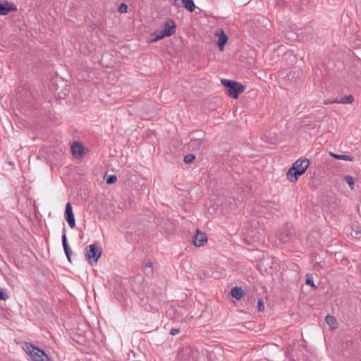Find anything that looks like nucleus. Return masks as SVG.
<instances>
[{"mask_svg":"<svg viewBox=\"0 0 361 361\" xmlns=\"http://www.w3.org/2000/svg\"><path fill=\"white\" fill-rule=\"evenodd\" d=\"M309 165L310 161L307 159L296 160L286 173L287 179L292 183L296 182L306 171Z\"/></svg>","mask_w":361,"mask_h":361,"instance_id":"1","label":"nucleus"},{"mask_svg":"<svg viewBox=\"0 0 361 361\" xmlns=\"http://www.w3.org/2000/svg\"><path fill=\"white\" fill-rule=\"evenodd\" d=\"M221 82L227 88V94L233 99H237L245 90L244 85L235 80L224 78L221 80Z\"/></svg>","mask_w":361,"mask_h":361,"instance_id":"2","label":"nucleus"},{"mask_svg":"<svg viewBox=\"0 0 361 361\" xmlns=\"http://www.w3.org/2000/svg\"><path fill=\"white\" fill-rule=\"evenodd\" d=\"M24 350L33 361H50L49 357L43 350L34 346L30 343L26 342L25 343Z\"/></svg>","mask_w":361,"mask_h":361,"instance_id":"3","label":"nucleus"},{"mask_svg":"<svg viewBox=\"0 0 361 361\" xmlns=\"http://www.w3.org/2000/svg\"><path fill=\"white\" fill-rule=\"evenodd\" d=\"M176 25L173 20H168L164 24L163 30L154 32V38L150 39L151 42H156L165 37H170L176 32Z\"/></svg>","mask_w":361,"mask_h":361,"instance_id":"4","label":"nucleus"},{"mask_svg":"<svg viewBox=\"0 0 361 361\" xmlns=\"http://www.w3.org/2000/svg\"><path fill=\"white\" fill-rule=\"evenodd\" d=\"M87 250L85 254L86 259L88 263L92 264V263L97 262L99 259L102 249L100 246H98L97 244H91L87 247Z\"/></svg>","mask_w":361,"mask_h":361,"instance_id":"5","label":"nucleus"},{"mask_svg":"<svg viewBox=\"0 0 361 361\" xmlns=\"http://www.w3.org/2000/svg\"><path fill=\"white\" fill-rule=\"evenodd\" d=\"M65 218L69 226L71 228H73L75 226V220L74 214L73 212V208L70 202H68L66 205Z\"/></svg>","mask_w":361,"mask_h":361,"instance_id":"6","label":"nucleus"},{"mask_svg":"<svg viewBox=\"0 0 361 361\" xmlns=\"http://www.w3.org/2000/svg\"><path fill=\"white\" fill-rule=\"evenodd\" d=\"M174 5L177 7H184L190 12H193L196 7L193 0H174Z\"/></svg>","mask_w":361,"mask_h":361,"instance_id":"7","label":"nucleus"},{"mask_svg":"<svg viewBox=\"0 0 361 361\" xmlns=\"http://www.w3.org/2000/svg\"><path fill=\"white\" fill-rule=\"evenodd\" d=\"M294 235L293 229L288 228L277 234V238L283 243H288Z\"/></svg>","mask_w":361,"mask_h":361,"instance_id":"8","label":"nucleus"},{"mask_svg":"<svg viewBox=\"0 0 361 361\" xmlns=\"http://www.w3.org/2000/svg\"><path fill=\"white\" fill-rule=\"evenodd\" d=\"M204 147V142L202 137H193L188 143V147L192 150H200Z\"/></svg>","mask_w":361,"mask_h":361,"instance_id":"9","label":"nucleus"},{"mask_svg":"<svg viewBox=\"0 0 361 361\" xmlns=\"http://www.w3.org/2000/svg\"><path fill=\"white\" fill-rule=\"evenodd\" d=\"M207 241V238L205 233L200 232L199 229H197L196 234L193 238L192 243L195 246L200 247Z\"/></svg>","mask_w":361,"mask_h":361,"instance_id":"10","label":"nucleus"},{"mask_svg":"<svg viewBox=\"0 0 361 361\" xmlns=\"http://www.w3.org/2000/svg\"><path fill=\"white\" fill-rule=\"evenodd\" d=\"M63 234L61 237V240H62V245H63V250H64V252L66 254V256L68 259V260L69 262H71V254H72V250L70 247V246L68 245V242H67V238H66V230H65V227L63 228Z\"/></svg>","mask_w":361,"mask_h":361,"instance_id":"11","label":"nucleus"},{"mask_svg":"<svg viewBox=\"0 0 361 361\" xmlns=\"http://www.w3.org/2000/svg\"><path fill=\"white\" fill-rule=\"evenodd\" d=\"M63 234L61 237V240H62V245H63V250H64V252L66 254V256L68 259V260L69 262H71V254H72V250L70 247V246L68 245V242H67V238H66V230H65V227L63 228Z\"/></svg>","mask_w":361,"mask_h":361,"instance_id":"12","label":"nucleus"},{"mask_svg":"<svg viewBox=\"0 0 361 361\" xmlns=\"http://www.w3.org/2000/svg\"><path fill=\"white\" fill-rule=\"evenodd\" d=\"M71 152L75 157H82L84 153L83 146L78 142H74L71 145Z\"/></svg>","mask_w":361,"mask_h":361,"instance_id":"13","label":"nucleus"},{"mask_svg":"<svg viewBox=\"0 0 361 361\" xmlns=\"http://www.w3.org/2000/svg\"><path fill=\"white\" fill-rule=\"evenodd\" d=\"M216 35L219 36L218 39V47L220 51H223L224 49V46L226 44L228 41V37L225 34L224 31L223 30H220L219 32L216 33Z\"/></svg>","mask_w":361,"mask_h":361,"instance_id":"14","label":"nucleus"},{"mask_svg":"<svg viewBox=\"0 0 361 361\" xmlns=\"http://www.w3.org/2000/svg\"><path fill=\"white\" fill-rule=\"evenodd\" d=\"M247 237L253 240L254 242H260L263 240V233L260 231L248 230L247 233Z\"/></svg>","mask_w":361,"mask_h":361,"instance_id":"15","label":"nucleus"},{"mask_svg":"<svg viewBox=\"0 0 361 361\" xmlns=\"http://www.w3.org/2000/svg\"><path fill=\"white\" fill-rule=\"evenodd\" d=\"M245 294L243 290L240 287L235 286L231 289V295L236 300H240Z\"/></svg>","mask_w":361,"mask_h":361,"instance_id":"16","label":"nucleus"},{"mask_svg":"<svg viewBox=\"0 0 361 361\" xmlns=\"http://www.w3.org/2000/svg\"><path fill=\"white\" fill-rule=\"evenodd\" d=\"M330 155L333 157H334L336 159L338 160H344V161H355V157L353 156H349L345 154H335L334 152H330Z\"/></svg>","mask_w":361,"mask_h":361,"instance_id":"17","label":"nucleus"},{"mask_svg":"<svg viewBox=\"0 0 361 361\" xmlns=\"http://www.w3.org/2000/svg\"><path fill=\"white\" fill-rule=\"evenodd\" d=\"M354 101V98L352 95L345 96L340 99H334L336 104H351Z\"/></svg>","mask_w":361,"mask_h":361,"instance_id":"18","label":"nucleus"},{"mask_svg":"<svg viewBox=\"0 0 361 361\" xmlns=\"http://www.w3.org/2000/svg\"><path fill=\"white\" fill-rule=\"evenodd\" d=\"M325 319L329 326L332 328H336V319L333 316L328 314L326 316Z\"/></svg>","mask_w":361,"mask_h":361,"instance_id":"19","label":"nucleus"},{"mask_svg":"<svg viewBox=\"0 0 361 361\" xmlns=\"http://www.w3.org/2000/svg\"><path fill=\"white\" fill-rule=\"evenodd\" d=\"M305 283L312 287L314 290L317 288V286L314 283L313 277L311 274H306Z\"/></svg>","mask_w":361,"mask_h":361,"instance_id":"20","label":"nucleus"},{"mask_svg":"<svg viewBox=\"0 0 361 361\" xmlns=\"http://www.w3.org/2000/svg\"><path fill=\"white\" fill-rule=\"evenodd\" d=\"M344 180L349 185L351 190L354 189V178L350 175H346L343 177Z\"/></svg>","mask_w":361,"mask_h":361,"instance_id":"21","label":"nucleus"},{"mask_svg":"<svg viewBox=\"0 0 361 361\" xmlns=\"http://www.w3.org/2000/svg\"><path fill=\"white\" fill-rule=\"evenodd\" d=\"M118 11L121 13H127L128 6L125 3H121L118 6Z\"/></svg>","mask_w":361,"mask_h":361,"instance_id":"22","label":"nucleus"},{"mask_svg":"<svg viewBox=\"0 0 361 361\" xmlns=\"http://www.w3.org/2000/svg\"><path fill=\"white\" fill-rule=\"evenodd\" d=\"M195 159V156L192 154H186L184 157L183 161L185 163H190Z\"/></svg>","mask_w":361,"mask_h":361,"instance_id":"23","label":"nucleus"},{"mask_svg":"<svg viewBox=\"0 0 361 361\" xmlns=\"http://www.w3.org/2000/svg\"><path fill=\"white\" fill-rule=\"evenodd\" d=\"M117 180V177L115 175L109 176L106 179L107 184H114L116 183Z\"/></svg>","mask_w":361,"mask_h":361,"instance_id":"24","label":"nucleus"},{"mask_svg":"<svg viewBox=\"0 0 361 361\" xmlns=\"http://www.w3.org/2000/svg\"><path fill=\"white\" fill-rule=\"evenodd\" d=\"M8 298V295L4 292V290L0 288V300H6Z\"/></svg>","mask_w":361,"mask_h":361,"instance_id":"25","label":"nucleus"},{"mask_svg":"<svg viewBox=\"0 0 361 361\" xmlns=\"http://www.w3.org/2000/svg\"><path fill=\"white\" fill-rule=\"evenodd\" d=\"M257 308L259 311H262L264 308L263 300L261 299L257 301Z\"/></svg>","mask_w":361,"mask_h":361,"instance_id":"26","label":"nucleus"},{"mask_svg":"<svg viewBox=\"0 0 361 361\" xmlns=\"http://www.w3.org/2000/svg\"><path fill=\"white\" fill-rule=\"evenodd\" d=\"M179 332H180L179 328H173V329H171L170 334L171 336H175V335L178 334Z\"/></svg>","mask_w":361,"mask_h":361,"instance_id":"27","label":"nucleus"},{"mask_svg":"<svg viewBox=\"0 0 361 361\" xmlns=\"http://www.w3.org/2000/svg\"><path fill=\"white\" fill-rule=\"evenodd\" d=\"M303 32H301L300 33H298V37L300 38V40L301 41H305V40H307L309 38H311L312 36H310V35H309V36H307L305 39H304V36H302L300 37L301 35H302Z\"/></svg>","mask_w":361,"mask_h":361,"instance_id":"28","label":"nucleus"},{"mask_svg":"<svg viewBox=\"0 0 361 361\" xmlns=\"http://www.w3.org/2000/svg\"><path fill=\"white\" fill-rule=\"evenodd\" d=\"M323 104L327 105V104H336V102H334V100L327 99V100L324 101Z\"/></svg>","mask_w":361,"mask_h":361,"instance_id":"29","label":"nucleus"},{"mask_svg":"<svg viewBox=\"0 0 361 361\" xmlns=\"http://www.w3.org/2000/svg\"><path fill=\"white\" fill-rule=\"evenodd\" d=\"M274 258H267V259H264V262H267V264H269V262L273 263L274 262Z\"/></svg>","mask_w":361,"mask_h":361,"instance_id":"30","label":"nucleus"},{"mask_svg":"<svg viewBox=\"0 0 361 361\" xmlns=\"http://www.w3.org/2000/svg\"><path fill=\"white\" fill-rule=\"evenodd\" d=\"M152 265V262H148L147 264H146V267H151Z\"/></svg>","mask_w":361,"mask_h":361,"instance_id":"31","label":"nucleus"},{"mask_svg":"<svg viewBox=\"0 0 361 361\" xmlns=\"http://www.w3.org/2000/svg\"><path fill=\"white\" fill-rule=\"evenodd\" d=\"M257 224H258V222H257V221H253V222H252V227H253V226H256V225H257Z\"/></svg>","mask_w":361,"mask_h":361,"instance_id":"32","label":"nucleus"},{"mask_svg":"<svg viewBox=\"0 0 361 361\" xmlns=\"http://www.w3.org/2000/svg\"><path fill=\"white\" fill-rule=\"evenodd\" d=\"M149 307H150V310H154V307H151V305H149Z\"/></svg>","mask_w":361,"mask_h":361,"instance_id":"33","label":"nucleus"}]
</instances>
